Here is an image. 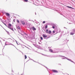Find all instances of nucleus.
<instances>
[{"mask_svg": "<svg viewBox=\"0 0 75 75\" xmlns=\"http://www.w3.org/2000/svg\"><path fill=\"white\" fill-rule=\"evenodd\" d=\"M42 36L44 38V39H46V40H47L48 38H49L51 37L50 36H49L48 37H47V36L46 34H43L42 35Z\"/></svg>", "mask_w": 75, "mask_h": 75, "instance_id": "1", "label": "nucleus"}, {"mask_svg": "<svg viewBox=\"0 0 75 75\" xmlns=\"http://www.w3.org/2000/svg\"><path fill=\"white\" fill-rule=\"evenodd\" d=\"M45 32L47 33V34H51L52 33L51 30H48V29H46Z\"/></svg>", "mask_w": 75, "mask_h": 75, "instance_id": "2", "label": "nucleus"}, {"mask_svg": "<svg viewBox=\"0 0 75 75\" xmlns=\"http://www.w3.org/2000/svg\"><path fill=\"white\" fill-rule=\"evenodd\" d=\"M59 49L57 48H55L53 50V53H57L59 52Z\"/></svg>", "mask_w": 75, "mask_h": 75, "instance_id": "3", "label": "nucleus"}, {"mask_svg": "<svg viewBox=\"0 0 75 75\" xmlns=\"http://www.w3.org/2000/svg\"><path fill=\"white\" fill-rule=\"evenodd\" d=\"M55 30L56 32V33L55 34H57V33H59H59H61V29H58L57 28H56V29H55Z\"/></svg>", "mask_w": 75, "mask_h": 75, "instance_id": "4", "label": "nucleus"}, {"mask_svg": "<svg viewBox=\"0 0 75 75\" xmlns=\"http://www.w3.org/2000/svg\"><path fill=\"white\" fill-rule=\"evenodd\" d=\"M30 29V30H31V29H32L33 30V31H35V30H37V29H36V28H35L34 26H33L31 28H29Z\"/></svg>", "mask_w": 75, "mask_h": 75, "instance_id": "5", "label": "nucleus"}, {"mask_svg": "<svg viewBox=\"0 0 75 75\" xmlns=\"http://www.w3.org/2000/svg\"><path fill=\"white\" fill-rule=\"evenodd\" d=\"M5 14L7 17H8V18H10V17L11 16H10V13H6Z\"/></svg>", "mask_w": 75, "mask_h": 75, "instance_id": "6", "label": "nucleus"}, {"mask_svg": "<svg viewBox=\"0 0 75 75\" xmlns=\"http://www.w3.org/2000/svg\"><path fill=\"white\" fill-rule=\"evenodd\" d=\"M52 71L53 72H54V73H58V71L55 69H52Z\"/></svg>", "mask_w": 75, "mask_h": 75, "instance_id": "7", "label": "nucleus"}, {"mask_svg": "<svg viewBox=\"0 0 75 75\" xmlns=\"http://www.w3.org/2000/svg\"><path fill=\"white\" fill-rule=\"evenodd\" d=\"M12 26V25L11 23H9L8 24L7 27L8 28H11V27H11Z\"/></svg>", "mask_w": 75, "mask_h": 75, "instance_id": "8", "label": "nucleus"}, {"mask_svg": "<svg viewBox=\"0 0 75 75\" xmlns=\"http://www.w3.org/2000/svg\"><path fill=\"white\" fill-rule=\"evenodd\" d=\"M7 20L8 21V23H10L11 22V18H10V19H9L7 18Z\"/></svg>", "mask_w": 75, "mask_h": 75, "instance_id": "9", "label": "nucleus"}, {"mask_svg": "<svg viewBox=\"0 0 75 75\" xmlns=\"http://www.w3.org/2000/svg\"><path fill=\"white\" fill-rule=\"evenodd\" d=\"M66 7L69 8H71V9H74V10H75V9L74 8H72L71 6H66Z\"/></svg>", "mask_w": 75, "mask_h": 75, "instance_id": "10", "label": "nucleus"}, {"mask_svg": "<svg viewBox=\"0 0 75 75\" xmlns=\"http://www.w3.org/2000/svg\"><path fill=\"white\" fill-rule=\"evenodd\" d=\"M21 22L22 23V25H25V22H24V21L21 20Z\"/></svg>", "mask_w": 75, "mask_h": 75, "instance_id": "11", "label": "nucleus"}, {"mask_svg": "<svg viewBox=\"0 0 75 75\" xmlns=\"http://www.w3.org/2000/svg\"><path fill=\"white\" fill-rule=\"evenodd\" d=\"M17 28L18 29V31L19 33L20 34V32H19V31H18V30H21V28H20V26H18L17 27Z\"/></svg>", "mask_w": 75, "mask_h": 75, "instance_id": "12", "label": "nucleus"}, {"mask_svg": "<svg viewBox=\"0 0 75 75\" xmlns=\"http://www.w3.org/2000/svg\"><path fill=\"white\" fill-rule=\"evenodd\" d=\"M30 59L28 60L26 62H28V61H30ZM30 60H32V61H33V62H36V61L34 60H33L32 59H30Z\"/></svg>", "mask_w": 75, "mask_h": 75, "instance_id": "13", "label": "nucleus"}, {"mask_svg": "<svg viewBox=\"0 0 75 75\" xmlns=\"http://www.w3.org/2000/svg\"><path fill=\"white\" fill-rule=\"evenodd\" d=\"M49 51L50 52H52V53H54V51L51 49H49Z\"/></svg>", "mask_w": 75, "mask_h": 75, "instance_id": "14", "label": "nucleus"}, {"mask_svg": "<svg viewBox=\"0 0 75 75\" xmlns=\"http://www.w3.org/2000/svg\"><path fill=\"white\" fill-rule=\"evenodd\" d=\"M74 34H75V33L74 32H70V35H74Z\"/></svg>", "mask_w": 75, "mask_h": 75, "instance_id": "15", "label": "nucleus"}, {"mask_svg": "<svg viewBox=\"0 0 75 75\" xmlns=\"http://www.w3.org/2000/svg\"><path fill=\"white\" fill-rule=\"evenodd\" d=\"M48 28V25H45V30H46Z\"/></svg>", "mask_w": 75, "mask_h": 75, "instance_id": "16", "label": "nucleus"}, {"mask_svg": "<svg viewBox=\"0 0 75 75\" xmlns=\"http://www.w3.org/2000/svg\"><path fill=\"white\" fill-rule=\"evenodd\" d=\"M20 45H21V47L23 48H24V45H22L21 44H20Z\"/></svg>", "mask_w": 75, "mask_h": 75, "instance_id": "17", "label": "nucleus"}, {"mask_svg": "<svg viewBox=\"0 0 75 75\" xmlns=\"http://www.w3.org/2000/svg\"><path fill=\"white\" fill-rule=\"evenodd\" d=\"M69 41V40H68L67 41V39H66V40H64V42H66V43H67V42H68Z\"/></svg>", "mask_w": 75, "mask_h": 75, "instance_id": "18", "label": "nucleus"}, {"mask_svg": "<svg viewBox=\"0 0 75 75\" xmlns=\"http://www.w3.org/2000/svg\"><path fill=\"white\" fill-rule=\"evenodd\" d=\"M42 65L44 67H45L46 68V69L47 70V71H48V72H49V71L48 70L49 69H48V68H47V67H46L45 66H44V65Z\"/></svg>", "mask_w": 75, "mask_h": 75, "instance_id": "19", "label": "nucleus"}, {"mask_svg": "<svg viewBox=\"0 0 75 75\" xmlns=\"http://www.w3.org/2000/svg\"><path fill=\"white\" fill-rule=\"evenodd\" d=\"M7 42H6L5 43V45H10V43L9 44H7Z\"/></svg>", "mask_w": 75, "mask_h": 75, "instance_id": "20", "label": "nucleus"}, {"mask_svg": "<svg viewBox=\"0 0 75 75\" xmlns=\"http://www.w3.org/2000/svg\"><path fill=\"white\" fill-rule=\"evenodd\" d=\"M23 1L24 2H27L28 1V0H23Z\"/></svg>", "mask_w": 75, "mask_h": 75, "instance_id": "21", "label": "nucleus"}, {"mask_svg": "<svg viewBox=\"0 0 75 75\" xmlns=\"http://www.w3.org/2000/svg\"><path fill=\"white\" fill-rule=\"evenodd\" d=\"M9 29H10L11 30H12L13 31H14V29H13V28H9Z\"/></svg>", "mask_w": 75, "mask_h": 75, "instance_id": "22", "label": "nucleus"}, {"mask_svg": "<svg viewBox=\"0 0 75 75\" xmlns=\"http://www.w3.org/2000/svg\"><path fill=\"white\" fill-rule=\"evenodd\" d=\"M10 45H13V46H14V47L16 48H17L16 47V46H14V45L13 44L10 43Z\"/></svg>", "mask_w": 75, "mask_h": 75, "instance_id": "23", "label": "nucleus"}, {"mask_svg": "<svg viewBox=\"0 0 75 75\" xmlns=\"http://www.w3.org/2000/svg\"><path fill=\"white\" fill-rule=\"evenodd\" d=\"M27 56L25 54V59H27Z\"/></svg>", "mask_w": 75, "mask_h": 75, "instance_id": "24", "label": "nucleus"}, {"mask_svg": "<svg viewBox=\"0 0 75 75\" xmlns=\"http://www.w3.org/2000/svg\"><path fill=\"white\" fill-rule=\"evenodd\" d=\"M6 31L7 32L8 34V35H10V33H9V32L8 31H7V30H6Z\"/></svg>", "mask_w": 75, "mask_h": 75, "instance_id": "25", "label": "nucleus"}, {"mask_svg": "<svg viewBox=\"0 0 75 75\" xmlns=\"http://www.w3.org/2000/svg\"><path fill=\"white\" fill-rule=\"evenodd\" d=\"M16 49H17V50H18V51H20V52H21V53H22L23 55V52H22L21 51L19 50H18V49H17V48H16Z\"/></svg>", "mask_w": 75, "mask_h": 75, "instance_id": "26", "label": "nucleus"}, {"mask_svg": "<svg viewBox=\"0 0 75 75\" xmlns=\"http://www.w3.org/2000/svg\"><path fill=\"white\" fill-rule=\"evenodd\" d=\"M40 40H43V38L42 37H40Z\"/></svg>", "mask_w": 75, "mask_h": 75, "instance_id": "27", "label": "nucleus"}, {"mask_svg": "<svg viewBox=\"0 0 75 75\" xmlns=\"http://www.w3.org/2000/svg\"><path fill=\"white\" fill-rule=\"evenodd\" d=\"M0 20L1 21V22L2 23H3L4 22L3 21V20H2V19H1V18H0Z\"/></svg>", "mask_w": 75, "mask_h": 75, "instance_id": "28", "label": "nucleus"}, {"mask_svg": "<svg viewBox=\"0 0 75 75\" xmlns=\"http://www.w3.org/2000/svg\"><path fill=\"white\" fill-rule=\"evenodd\" d=\"M42 55H43V56H47V57H48V56L47 55H46L45 54H42Z\"/></svg>", "mask_w": 75, "mask_h": 75, "instance_id": "29", "label": "nucleus"}, {"mask_svg": "<svg viewBox=\"0 0 75 75\" xmlns=\"http://www.w3.org/2000/svg\"><path fill=\"white\" fill-rule=\"evenodd\" d=\"M16 21L18 23H20V21H19V20L17 19Z\"/></svg>", "mask_w": 75, "mask_h": 75, "instance_id": "30", "label": "nucleus"}, {"mask_svg": "<svg viewBox=\"0 0 75 75\" xmlns=\"http://www.w3.org/2000/svg\"><path fill=\"white\" fill-rule=\"evenodd\" d=\"M3 24H4V25H6V27H7V25H6V24L5 23H3Z\"/></svg>", "mask_w": 75, "mask_h": 75, "instance_id": "31", "label": "nucleus"}, {"mask_svg": "<svg viewBox=\"0 0 75 75\" xmlns=\"http://www.w3.org/2000/svg\"><path fill=\"white\" fill-rule=\"evenodd\" d=\"M11 37L14 40H15V41H16V42H17V40H15L14 39V38H13V37H12L11 36Z\"/></svg>", "mask_w": 75, "mask_h": 75, "instance_id": "32", "label": "nucleus"}, {"mask_svg": "<svg viewBox=\"0 0 75 75\" xmlns=\"http://www.w3.org/2000/svg\"><path fill=\"white\" fill-rule=\"evenodd\" d=\"M61 37H62V35H60L59 38H60Z\"/></svg>", "mask_w": 75, "mask_h": 75, "instance_id": "33", "label": "nucleus"}, {"mask_svg": "<svg viewBox=\"0 0 75 75\" xmlns=\"http://www.w3.org/2000/svg\"><path fill=\"white\" fill-rule=\"evenodd\" d=\"M52 28H53V29H54V28H55V26H54L52 25Z\"/></svg>", "mask_w": 75, "mask_h": 75, "instance_id": "34", "label": "nucleus"}, {"mask_svg": "<svg viewBox=\"0 0 75 75\" xmlns=\"http://www.w3.org/2000/svg\"><path fill=\"white\" fill-rule=\"evenodd\" d=\"M16 43L18 45H19L20 44H20V43H19V42H18V43L19 44H18V43L17 42H16Z\"/></svg>", "mask_w": 75, "mask_h": 75, "instance_id": "35", "label": "nucleus"}, {"mask_svg": "<svg viewBox=\"0 0 75 75\" xmlns=\"http://www.w3.org/2000/svg\"><path fill=\"white\" fill-rule=\"evenodd\" d=\"M53 10H54L55 11H58V10L57 9H53Z\"/></svg>", "mask_w": 75, "mask_h": 75, "instance_id": "36", "label": "nucleus"}, {"mask_svg": "<svg viewBox=\"0 0 75 75\" xmlns=\"http://www.w3.org/2000/svg\"><path fill=\"white\" fill-rule=\"evenodd\" d=\"M42 29H43V30L45 31V30L44 29V27H43L42 28Z\"/></svg>", "mask_w": 75, "mask_h": 75, "instance_id": "37", "label": "nucleus"}, {"mask_svg": "<svg viewBox=\"0 0 75 75\" xmlns=\"http://www.w3.org/2000/svg\"><path fill=\"white\" fill-rule=\"evenodd\" d=\"M15 21H16V19H14L13 20V22H14V23H15Z\"/></svg>", "mask_w": 75, "mask_h": 75, "instance_id": "38", "label": "nucleus"}, {"mask_svg": "<svg viewBox=\"0 0 75 75\" xmlns=\"http://www.w3.org/2000/svg\"><path fill=\"white\" fill-rule=\"evenodd\" d=\"M55 33V30H53L52 31V33H53V34H54Z\"/></svg>", "mask_w": 75, "mask_h": 75, "instance_id": "39", "label": "nucleus"}, {"mask_svg": "<svg viewBox=\"0 0 75 75\" xmlns=\"http://www.w3.org/2000/svg\"><path fill=\"white\" fill-rule=\"evenodd\" d=\"M24 33L25 34V35H28V34H26V33Z\"/></svg>", "mask_w": 75, "mask_h": 75, "instance_id": "40", "label": "nucleus"}, {"mask_svg": "<svg viewBox=\"0 0 75 75\" xmlns=\"http://www.w3.org/2000/svg\"><path fill=\"white\" fill-rule=\"evenodd\" d=\"M74 32H75L74 33L75 34V29H74L73 30Z\"/></svg>", "mask_w": 75, "mask_h": 75, "instance_id": "41", "label": "nucleus"}, {"mask_svg": "<svg viewBox=\"0 0 75 75\" xmlns=\"http://www.w3.org/2000/svg\"><path fill=\"white\" fill-rule=\"evenodd\" d=\"M45 21H43V24H45Z\"/></svg>", "mask_w": 75, "mask_h": 75, "instance_id": "42", "label": "nucleus"}, {"mask_svg": "<svg viewBox=\"0 0 75 75\" xmlns=\"http://www.w3.org/2000/svg\"><path fill=\"white\" fill-rule=\"evenodd\" d=\"M6 73L7 74H8L9 75H10V74L8 73V72H6Z\"/></svg>", "mask_w": 75, "mask_h": 75, "instance_id": "43", "label": "nucleus"}, {"mask_svg": "<svg viewBox=\"0 0 75 75\" xmlns=\"http://www.w3.org/2000/svg\"><path fill=\"white\" fill-rule=\"evenodd\" d=\"M26 48H28V49L29 50H31V49H30L28 47H27Z\"/></svg>", "mask_w": 75, "mask_h": 75, "instance_id": "44", "label": "nucleus"}, {"mask_svg": "<svg viewBox=\"0 0 75 75\" xmlns=\"http://www.w3.org/2000/svg\"><path fill=\"white\" fill-rule=\"evenodd\" d=\"M38 42V44H41V43H40V42Z\"/></svg>", "mask_w": 75, "mask_h": 75, "instance_id": "45", "label": "nucleus"}, {"mask_svg": "<svg viewBox=\"0 0 75 75\" xmlns=\"http://www.w3.org/2000/svg\"><path fill=\"white\" fill-rule=\"evenodd\" d=\"M49 73L50 74H52V73H51V72H49Z\"/></svg>", "mask_w": 75, "mask_h": 75, "instance_id": "46", "label": "nucleus"}, {"mask_svg": "<svg viewBox=\"0 0 75 75\" xmlns=\"http://www.w3.org/2000/svg\"><path fill=\"white\" fill-rule=\"evenodd\" d=\"M33 45H34V46H35V45H35V44H33Z\"/></svg>", "mask_w": 75, "mask_h": 75, "instance_id": "47", "label": "nucleus"}, {"mask_svg": "<svg viewBox=\"0 0 75 75\" xmlns=\"http://www.w3.org/2000/svg\"><path fill=\"white\" fill-rule=\"evenodd\" d=\"M58 65H61V64H58Z\"/></svg>", "mask_w": 75, "mask_h": 75, "instance_id": "48", "label": "nucleus"}, {"mask_svg": "<svg viewBox=\"0 0 75 75\" xmlns=\"http://www.w3.org/2000/svg\"><path fill=\"white\" fill-rule=\"evenodd\" d=\"M9 39H10L11 40H12V39H11V38H8V39H7V40H9Z\"/></svg>", "mask_w": 75, "mask_h": 75, "instance_id": "49", "label": "nucleus"}, {"mask_svg": "<svg viewBox=\"0 0 75 75\" xmlns=\"http://www.w3.org/2000/svg\"><path fill=\"white\" fill-rule=\"evenodd\" d=\"M0 42H1V44H2V43L1 42V40H0Z\"/></svg>", "mask_w": 75, "mask_h": 75, "instance_id": "50", "label": "nucleus"}, {"mask_svg": "<svg viewBox=\"0 0 75 75\" xmlns=\"http://www.w3.org/2000/svg\"><path fill=\"white\" fill-rule=\"evenodd\" d=\"M19 40H20V41H22V40L21 39H19Z\"/></svg>", "mask_w": 75, "mask_h": 75, "instance_id": "51", "label": "nucleus"}, {"mask_svg": "<svg viewBox=\"0 0 75 75\" xmlns=\"http://www.w3.org/2000/svg\"><path fill=\"white\" fill-rule=\"evenodd\" d=\"M59 38H60L59 37V38H58V39H57V40H59Z\"/></svg>", "mask_w": 75, "mask_h": 75, "instance_id": "52", "label": "nucleus"}, {"mask_svg": "<svg viewBox=\"0 0 75 75\" xmlns=\"http://www.w3.org/2000/svg\"><path fill=\"white\" fill-rule=\"evenodd\" d=\"M6 21H7V20H5V21H4V22H6Z\"/></svg>", "mask_w": 75, "mask_h": 75, "instance_id": "53", "label": "nucleus"}, {"mask_svg": "<svg viewBox=\"0 0 75 75\" xmlns=\"http://www.w3.org/2000/svg\"><path fill=\"white\" fill-rule=\"evenodd\" d=\"M21 35H23V34H22V33H21Z\"/></svg>", "mask_w": 75, "mask_h": 75, "instance_id": "54", "label": "nucleus"}, {"mask_svg": "<svg viewBox=\"0 0 75 75\" xmlns=\"http://www.w3.org/2000/svg\"><path fill=\"white\" fill-rule=\"evenodd\" d=\"M39 41H40V42H41V40H39Z\"/></svg>", "mask_w": 75, "mask_h": 75, "instance_id": "55", "label": "nucleus"}, {"mask_svg": "<svg viewBox=\"0 0 75 75\" xmlns=\"http://www.w3.org/2000/svg\"><path fill=\"white\" fill-rule=\"evenodd\" d=\"M0 25L1 26V27H2V28H3V26H2L0 24Z\"/></svg>", "mask_w": 75, "mask_h": 75, "instance_id": "56", "label": "nucleus"}, {"mask_svg": "<svg viewBox=\"0 0 75 75\" xmlns=\"http://www.w3.org/2000/svg\"><path fill=\"white\" fill-rule=\"evenodd\" d=\"M33 51H35V50L33 49Z\"/></svg>", "mask_w": 75, "mask_h": 75, "instance_id": "57", "label": "nucleus"}, {"mask_svg": "<svg viewBox=\"0 0 75 75\" xmlns=\"http://www.w3.org/2000/svg\"><path fill=\"white\" fill-rule=\"evenodd\" d=\"M4 48H3V49H4V47H5V46H4Z\"/></svg>", "mask_w": 75, "mask_h": 75, "instance_id": "58", "label": "nucleus"}, {"mask_svg": "<svg viewBox=\"0 0 75 75\" xmlns=\"http://www.w3.org/2000/svg\"><path fill=\"white\" fill-rule=\"evenodd\" d=\"M64 28H66V29H67V28H66L65 27H64Z\"/></svg>", "mask_w": 75, "mask_h": 75, "instance_id": "59", "label": "nucleus"}, {"mask_svg": "<svg viewBox=\"0 0 75 75\" xmlns=\"http://www.w3.org/2000/svg\"><path fill=\"white\" fill-rule=\"evenodd\" d=\"M24 47H26V48H27V47L26 46H25V45H24Z\"/></svg>", "mask_w": 75, "mask_h": 75, "instance_id": "60", "label": "nucleus"}, {"mask_svg": "<svg viewBox=\"0 0 75 75\" xmlns=\"http://www.w3.org/2000/svg\"><path fill=\"white\" fill-rule=\"evenodd\" d=\"M35 15H37V14L36 13V12H35Z\"/></svg>", "mask_w": 75, "mask_h": 75, "instance_id": "61", "label": "nucleus"}, {"mask_svg": "<svg viewBox=\"0 0 75 75\" xmlns=\"http://www.w3.org/2000/svg\"><path fill=\"white\" fill-rule=\"evenodd\" d=\"M18 75H19V72H18Z\"/></svg>", "mask_w": 75, "mask_h": 75, "instance_id": "62", "label": "nucleus"}, {"mask_svg": "<svg viewBox=\"0 0 75 75\" xmlns=\"http://www.w3.org/2000/svg\"><path fill=\"white\" fill-rule=\"evenodd\" d=\"M4 29V30H5L6 31V30L5 29H4V28H3Z\"/></svg>", "mask_w": 75, "mask_h": 75, "instance_id": "63", "label": "nucleus"}, {"mask_svg": "<svg viewBox=\"0 0 75 75\" xmlns=\"http://www.w3.org/2000/svg\"><path fill=\"white\" fill-rule=\"evenodd\" d=\"M3 41H5V40H3Z\"/></svg>", "mask_w": 75, "mask_h": 75, "instance_id": "64", "label": "nucleus"}]
</instances>
